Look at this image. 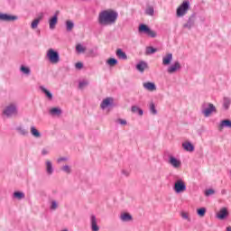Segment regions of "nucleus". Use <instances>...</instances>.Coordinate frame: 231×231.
<instances>
[{"mask_svg": "<svg viewBox=\"0 0 231 231\" xmlns=\"http://www.w3.org/2000/svg\"><path fill=\"white\" fill-rule=\"evenodd\" d=\"M31 134H32L34 138H41V132H39L35 126H31Z\"/></svg>", "mask_w": 231, "mask_h": 231, "instance_id": "27", "label": "nucleus"}, {"mask_svg": "<svg viewBox=\"0 0 231 231\" xmlns=\"http://www.w3.org/2000/svg\"><path fill=\"white\" fill-rule=\"evenodd\" d=\"M59 207V204H57V201L52 200L51 205V210H57Z\"/></svg>", "mask_w": 231, "mask_h": 231, "instance_id": "41", "label": "nucleus"}, {"mask_svg": "<svg viewBox=\"0 0 231 231\" xmlns=\"http://www.w3.org/2000/svg\"><path fill=\"white\" fill-rule=\"evenodd\" d=\"M148 66H147V62L145 61H140L137 65H136V69L138 71H140V73H143V71H145V69H147Z\"/></svg>", "mask_w": 231, "mask_h": 231, "instance_id": "17", "label": "nucleus"}, {"mask_svg": "<svg viewBox=\"0 0 231 231\" xmlns=\"http://www.w3.org/2000/svg\"><path fill=\"white\" fill-rule=\"evenodd\" d=\"M190 8V2L189 0L184 1L178 8H177V17H183L186 15L187 12Z\"/></svg>", "mask_w": 231, "mask_h": 231, "instance_id": "5", "label": "nucleus"}, {"mask_svg": "<svg viewBox=\"0 0 231 231\" xmlns=\"http://www.w3.org/2000/svg\"><path fill=\"white\" fill-rule=\"evenodd\" d=\"M222 194H226V190H222Z\"/></svg>", "mask_w": 231, "mask_h": 231, "instance_id": "50", "label": "nucleus"}, {"mask_svg": "<svg viewBox=\"0 0 231 231\" xmlns=\"http://www.w3.org/2000/svg\"><path fill=\"white\" fill-rule=\"evenodd\" d=\"M180 69H181V64L180 63V61H175L174 64L168 68L167 71L168 73L172 74L176 73V71Z\"/></svg>", "mask_w": 231, "mask_h": 231, "instance_id": "11", "label": "nucleus"}, {"mask_svg": "<svg viewBox=\"0 0 231 231\" xmlns=\"http://www.w3.org/2000/svg\"><path fill=\"white\" fill-rule=\"evenodd\" d=\"M213 194H216V191L213 189H208L205 190V196L208 198V196H212Z\"/></svg>", "mask_w": 231, "mask_h": 231, "instance_id": "40", "label": "nucleus"}, {"mask_svg": "<svg viewBox=\"0 0 231 231\" xmlns=\"http://www.w3.org/2000/svg\"><path fill=\"white\" fill-rule=\"evenodd\" d=\"M118 19V13L113 10H104L98 14V23L101 26H109L115 24Z\"/></svg>", "mask_w": 231, "mask_h": 231, "instance_id": "1", "label": "nucleus"}, {"mask_svg": "<svg viewBox=\"0 0 231 231\" xmlns=\"http://www.w3.org/2000/svg\"><path fill=\"white\" fill-rule=\"evenodd\" d=\"M88 84H89V82L83 80L79 82V89H83V88H86V86H88Z\"/></svg>", "mask_w": 231, "mask_h": 231, "instance_id": "43", "label": "nucleus"}, {"mask_svg": "<svg viewBox=\"0 0 231 231\" xmlns=\"http://www.w3.org/2000/svg\"><path fill=\"white\" fill-rule=\"evenodd\" d=\"M91 229L92 231H99L100 227L97 225V217L94 215L91 216Z\"/></svg>", "mask_w": 231, "mask_h": 231, "instance_id": "19", "label": "nucleus"}, {"mask_svg": "<svg viewBox=\"0 0 231 231\" xmlns=\"http://www.w3.org/2000/svg\"><path fill=\"white\" fill-rule=\"evenodd\" d=\"M118 123H119L121 125H127V121L125 120V119H118Z\"/></svg>", "mask_w": 231, "mask_h": 231, "instance_id": "46", "label": "nucleus"}, {"mask_svg": "<svg viewBox=\"0 0 231 231\" xmlns=\"http://www.w3.org/2000/svg\"><path fill=\"white\" fill-rule=\"evenodd\" d=\"M59 21V13H55V14L49 20V26L51 30H55V26H57V23Z\"/></svg>", "mask_w": 231, "mask_h": 231, "instance_id": "10", "label": "nucleus"}, {"mask_svg": "<svg viewBox=\"0 0 231 231\" xmlns=\"http://www.w3.org/2000/svg\"><path fill=\"white\" fill-rule=\"evenodd\" d=\"M150 112L152 115H158V110H156V106H154L153 102L150 103Z\"/></svg>", "mask_w": 231, "mask_h": 231, "instance_id": "37", "label": "nucleus"}, {"mask_svg": "<svg viewBox=\"0 0 231 231\" xmlns=\"http://www.w3.org/2000/svg\"><path fill=\"white\" fill-rule=\"evenodd\" d=\"M121 221H124L125 223H127L129 221H133V216L129 213H123L120 216Z\"/></svg>", "mask_w": 231, "mask_h": 231, "instance_id": "20", "label": "nucleus"}, {"mask_svg": "<svg viewBox=\"0 0 231 231\" xmlns=\"http://www.w3.org/2000/svg\"><path fill=\"white\" fill-rule=\"evenodd\" d=\"M156 51H158V49H156L154 47H148L146 49L147 55H152V53H156Z\"/></svg>", "mask_w": 231, "mask_h": 231, "instance_id": "39", "label": "nucleus"}, {"mask_svg": "<svg viewBox=\"0 0 231 231\" xmlns=\"http://www.w3.org/2000/svg\"><path fill=\"white\" fill-rule=\"evenodd\" d=\"M14 198H16V199H24V193L21 192V191H15L14 193Z\"/></svg>", "mask_w": 231, "mask_h": 231, "instance_id": "38", "label": "nucleus"}, {"mask_svg": "<svg viewBox=\"0 0 231 231\" xmlns=\"http://www.w3.org/2000/svg\"><path fill=\"white\" fill-rule=\"evenodd\" d=\"M46 172L49 175L53 174V164H51V162L50 161L46 162Z\"/></svg>", "mask_w": 231, "mask_h": 231, "instance_id": "25", "label": "nucleus"}, {"mask_svg": "<svg viewBox=\"0 0 231 231\" xmlns=\"http://www.w3.org/2000/svg\"><path fill=\"white\" fill-rule=\"evenodd\" d=\"M228 217V208H222L219 212L217 214V219H226Z\"/></svg>", "mask_w": 231, "mask_h": 231, "instance_id": "12", "label": "nucleus"}, {"mask_svg": "<svg viewBox=\"0 0 231 231\" xmlns=\"http://www.w3.org/2000/svg\"><path fill=\"white\" fill-rule=\"evenodd\" d=\"M220 127H229V129H231V121L228 119L221 121Z\"/></svg>", "mask_w": 231, "mask_h": 231, "instance_id": "31", "label": "nucleus"}, {"mask_svg": "<svg viewBox=\"0 0 231 231\" xmlns=\"http://www.w3.org/2000/svg\"><path fill=\"white\" fill-rule=\"evenodd\" d=\"M182 147L184 151H187L188 152H192L194 151V144L190 142L183 143Z\"/></svg>", "mask_w": 231, "mask_h": 231, "instance_id": "16", "label": "nucleus"}, {"mask_svg": "<svg viewBox=\"0 0 231 231\" xmlns=\"http://www.w3.org/2000/svg\"><path fill=\"white\" fill-rule=\"evenodd\" d=\"M42 19V15L34 19L32 21V23H31V28H32V30H35V28H37V26H39V23H41Z\"/></svg>", "mask_w": 231, "mask_h": 231, "instance_id": "26", "label": "nucleus"}, {"mask_svg": "<svg viewBox=\"0 0 231 231\" xmlns=\"http://www.w3.org/2000/svg\"><path fill=\"white\" fill-rule=\"evenodd\" d=\"M60 162H66V158L58 159V163H60Z\"/></svg>", "mask_w": 231, "mask_h": 231, "instance_id": "48", "label": "nucleus"}, {"mask_svg": "<svg viewBox=\"0 0 231 231\" xmlns=\"http://www.w3.org/2000/svg\"><path fill=\"white\" fill-rule=\"evenodd\" d=\"M42 154L43 156H46V154H48V150L43 149V150L42 151Z\"/></svg>", "mask_w": 231, "mask_h": 231, "instance_id": "47", "label": "nucleus"}, {"mask_svg": "<svg viewBox=\"0 0 231 231\" xmlns=\"http://www.w3.org/2000/svg\"><path fill=\"white\" fill-rule=\"evenodd\" d=\"M172 62V53H167L163 58H162V64L163 66H169Z\"/></svg>", "mask_w": 231, "mask_h": 231, "instance_id": "14", "label": "nucleus"}, {"mask_svg": "<svg viewBox=\"0 0 231 231\" xmlns=\"http://www.w3.org/2000/svg\"><path fill=\"white\" fill-rule=\"evenodd\" d=\"M112 103H113V98L106 97L102 101L100 107L101 109H106V107H109V106H111Z\"/></svg>", "mask_w": 231, "mask_h": 231, "instance_id": "15", "label": "nucleus"}, {"mask_svg": "<svg viewBox=\"0 0 231 231\" xmlns=\"http://www.w3.org/2000/svg\"><path fill=\"white\" fill-rule=\"evenodd\" d=\"M230 104H231V99H230V97H225L223 98V107H224V109H226V111H227V109H229Z\"/></svg>", "mask_w": 231, "mask_h": 231, "instance_id": "24", "label": "nucleus"}, {"mask_svg": "<svg viewBox=\"0 0 231 231\" xmlns=\"http://www.w3.org/2000/svg\"><path fill=\"white\" fill-rule=\"evenodd\" d=\"M139 32L141 33H146V35H148V37H152V39H154V37H156V32L151 30V28H149V26H147L146 24L142 23L139 26Z\"/></svg>", "mask_w": 231, "mask_h": 231, "instance_id": "6", "label": "nucleus"}, {"mask_svg": "<svg viewBox=\"0 0 231 231\" xmlns=\"http://www.w3.org/2000/svg\"><path fill=\"white\" fill-rule=\"evenodd\" d=\"M216 106L212 103H204L202 105L201 113L206 118H208L212 113H217Z\"/></svg>", "mask_w": 231, "mask_h": 231, "instance_id": "3", "label": "nucleus"}, {"mask_svg": "<svg viewBox=\"0 0 231 231\" xmlns=\"http://www.w3.org/2000/svg\"><path fill=\"white\" fill-rule=\"evenodd\" d=\"M145 14H146V15H150V16H152V15H154V7H152V6H148L147 8H146V10H145Z\"/></svg>", "mask_w": 231, "mask_h": 231, "instance_id": "36", "label": "nucleus"}, {"mask_svg": "<svg viewBox=\"0 0 231 231\" xmlns=\"http://www.w3.org/2000/svg\"><path fill=\"white\" fill-rule=\"evenodd\" d=\"M40 89H41V91H42V93H44V95L47 97V98H49L50 100H53V94H51V92H50L48 89H46V88L41 86Z\"/></svg>", "mask_w": 231, "mask_h": 231, "instance_id": "23", "label": "nucleus"}, {"mask_svg": "<svg viewBox=\"0 0 231 231\" xmlns=\"http://www.w3.org/2000/svg\"><path fill=\"white\" fill-rule=\"evenodd\" d=\"M173 190L176 194H181L187 190V184L183 180H177L173 186Z\"/></svg>", "mask_w": 231, "mask_h": 231, "instance_id": "4", "label": "nucleus"}, {"mask_svg": "<svg viewBox=\"0 0 231 231\" xmlns=\"http://www.w3.org/2000/svg\"><path fill=\"white\" fill-rule=\"evenodd\" d=\"M181 217H182V219H187L188 221H190V219L189 218V214L188 213L182 212L181 213Z\"/></svg>", "mask_w": 231, "mask_h": 231, "instance_id": "45", "label": "nucleus"}, {"mask_svg": "<svg viewBox=\"0 0 231 231\" xmlns=\"http://www.w3.org/2000/svg\"><path fill=\"white\" fill-rule=\"evenodd\" d=\"M226 231H231V226H227Z\"/></svg>", "mask_w": 231, "mask_h": 231, "instance_id": "49", "label": "nucleus"}, {"mask_svg": "<svg viewBox=\"0 0 231 231\" xmlns=\"http://www.w3.org/2000/svg\"><path fill=\"white\" fill-rule=\"evenodd\" d=\"M16 131L19 133V134H22L23 136H26L28 134V132L23 126H18L16 128Z\"/></svg>", "mask_w": 231, "mask_h": 231, "instance_id": "32", "label": "nucleus"}, {"mask_svg": "<svg viewBox=\"0 0 231 231\" xmlns=\"http://www.w3.org/2000/svg\"><path fill=\"white\" fill-rule=\"evenodd\" d=\"M197 214H198V216H199V217H204L205 214H207V208H200L197 209Z\"/></svg>", "mask_w": 231, "mask_h": 231, "instance_id": "33", "label": "nucleus"}, {"mask_svg": "<svg viewBox=\"0 0 231 231\" xmlns=\"http://www.w3.org/2000/svg\"><path fill=\"white\" fill-rule=\"evenodd\" d=\"M75 68L76 69H82V68H84V64H82V62H77L75 64Z\"/></svg>", "mask_w": 231, "mask_h": 231, "instance_id": "44", "label": "nucleus"}, {"mask_svg": "<svg viewBox=\"0 0 231 231\" xmlns=\"http://www.w3.org/2000/svg\"><path fill=\"white\" fill-rule=\"evenodd\" d=\"M168 163L173 167V169H180L181 167V161L178 160L176 157L171 155L169 157Z\"/></svg>", "mask_w": 231, "mask_h": 231, "instance_id": "8", "label": "nucleus"}, {"mask_svg": "<svg viewBox=\"0 0 231 231\" xmlns=\"http://www.w3.org/2000/svg\"><path fill=\"white\" fill-rule=\"evenodd\" d=\"M62 171L66 172L67 174H69L71 172V168H69V165H65L62 167Z\"/></svg>", "mask_w": 231, "mask_h": 231, "instance_id": "42", "label": "nucleus"}, {"mask_svg": "<svg viewBox=\"0 0 231 231\" xmlns=\"http://www.w3.org/2000/svg\"><path fill=\"white\" fill-rule=\"evenodd\" d=\"M0 21H17V16L6 14H0Z\"/></svg>", "mask_w": 231, "mask_h": 231, "instance_id": "13", "label": "nucleus"}, {"mask_svg": "<svg viewBox=\"0 0 231 231\" xmlns=\"http://www.w3.org/2000/svg\"><path fill=\"white\" fill-rule=\"evenodd\" d=\"M143 86L147 91H156V85L153 82H145Z\"/></svg>", "mask_w": 231, "mask_h": 231, "instance_id": "18", "label": "nucleus"}, {"mask_svg": "<svg viewBox=\"0 0 231 231\" xmlns=\"http://www.w3.org/2000/svg\"><path fill=\"white\" fill-rule=\"evenodd\" d=\"M67 32H71L75 28V23L71 20L66 21Z\"/></svg>", "mask_w": 231, "mask_h": 231, "instance_id": "28", "label": "nucleus"}, {"mask_svg": "<svg viewBox=\"0 0 231 231\" xmlns=\"http://www.w3.org/2000/svg\"><path fill=\"white\" fill-rule=\"evenodd\" d=\"M4 115L5 116H14L17 115V107L14 105L8 106L5 110H4Z\"/></svg>", "mask_w": 231, "mask_h": 231, "instance_id": "7", "label": "nucleus"}, {"mask_svg": "<svg viewBox=\"0 0 231 231\" xmlns=\"http://www.w3.org/2000/svg\"><path fill=\"white\" fill-rule=\"evenodd\" d=\"M132 113H138V115L140 116H142V115H143V110H142L140 107L136 106H133L131 108Z\"/></svg>", "mask_w": 231, "mask_h": 231, "instance_id": "30", "label": "nucleus"}, {"mask_svg": "<svg viewBox=\"0 0 231 231\" xmlns=\"http://www.w3.org/2000/svg\"><path fill=\"white\" fill-rule=\"evenodd\" d=\"M195 23H196V14H191L189 17L188 22L183 24V28H187L188 30H190L194 26Z\"/></svg>", "mask_w": 231, "mask_h": 231, "instance_id": "9", "label": "nucleus"}, {"mask_svg": "<svg viewBox=\"0 0 231 231\" xmlns=\"http://www.w3.org/2000/svg\"><path fill=\"white\" fill-rule=\"evenodd\" d=\"M20 71L22 73H23V75H30V73H32V70L30 69V68L24 66V65H22L20 67Z\"/></svg>", "mask_w": 231, "mask_h": 231, "instance_id": "29", "label": "nucleus"}, {"mask_svg": "<svg viewBox=\"0 0 231 231\" xmlns=\"http://www.w3.org/2000/svg\"><path fill=\"white\" fill-rule=\"evenodd\" d=\"M106 64H108V66H116V64H118V60L115 58H110L109 60H107Z\"/></svg>", "mask_w": 231, "mask_h": 231, "instance_id": "35", "label": "nucleus"}, {"mask_svg": "<svg viewBox=\"0 0 231 231\" xmlns=\"http://www.w3.org/2000/svg\"><path fill=\"white\" fill-rule=\"evenodd\" d=\"M116 54L118 59H122V60H127V54H125L122 49H117Z\"/></svg>", "mask_w": 231, "mask_h": 231, "instance_id": "21", "label": "nucleus"}, {"mask_svg": "<svg viewBox=\"0 0 231 231\" xmlns=\"http://www.w3.org/2000/svg\"><path fill=\"white\" fill-rule=\"evenodd\" d=\"M46 57L51 64H59V62H60V56L59 55V51L53 49H49L47 51Z\"/></svg>", "mask_w": 231, "mask_h": 231, "instance_id": "2", "label": "nucleus"}, {"mask_svg": "<svg viewBox=\"0 0 231 231\" xmlns=\"http://www.w3.org/2000/svg\"><path fill=\"white\" fill-rule=\"evenodd\" d=\"M50 115H51V116H60L62 110L59 107H53L50 110Z\"/></svg>", "mask_w": 231, "mask_h": 231, "instance_id": "22", "label": "nucleus"}, {"mask_svg": "<svg viewBox=\"0 0 231 231\" xmlns=\"http://www.w3.org/2000/svg\"><path fill=\"white\" fill-rule=\"evenodd\" d=\"M76 51H78V53H85L86 52V47L82 46V44L79 43L76 46Z\"/></svg>", "mask_w": 231, "mask_h": 231, "instance_id": "34", "label": "nucleus"}]
</instances>
